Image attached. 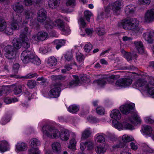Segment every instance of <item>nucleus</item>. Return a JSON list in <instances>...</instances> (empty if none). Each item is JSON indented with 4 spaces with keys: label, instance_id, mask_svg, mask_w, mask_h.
Returning <instances> with one entry per match:
<instances>
[{
    "label": "nucleus",
    "instance_id": "e2e57ef3",
    "mask_svg": "<svg viewBox=\"0 0 154 154\" xmlns=\"http://www.w3.org/2000/svg\"><path fill=\"white\" fill-rule=\"evenodd\" d=\"M87 119L89 122L92 123H95L99 121L97 119L92 116L88 117Z\"/></svg>",
    "mask_w": 154,
    "mask_h": 154
},
{
    "label": "nucleus",
    "instance_id": "5fc2aeb1",
    "mask_svg": "<svg viewBox=\"0 0 154 154\" xmlns=\"http://www.w3.org/2000/svg\"><path fill=\"white\" fill-rule=\"evenodd\" d=\"M64 57L66 60L67 61H70L73 59V56L71 52H67L64 55Z\"/></svg>",
    "mask_w": 154,
    "mask_h": 154
},
{
    "label": "nucleus",
    "instance_id": "603ef678",
    "mask_svg": "<svg viewBox=\"0 0 154 154\" xmlns=\"http://www.w3.org/2000/svg\"><path fill=\"white\" fill-rule=\"evenodd\" d=\"M145 122L148 124H154V120L152 119V117L147 116L144 118Z\"/></svg>",
    "mask_w": 154,
    "mask_h": 154
},
{
    "label": "nucleus",
    "instance_id": "4c0bfd02",
    "mask_svg": "<svg viewBox=\"0 0 154 154\" xmlns=\"http://www.w3.org/2000/svg\"><path fill=\"white\" fill-rule=\"evenodd\" d=\"M12 86L14 88L13 91L15 94L17 95L21 93L22 89L21 85H13Z\"/></svg>",
    "mask_w": 154,
    "mask_h": 154
},
{
    "label": "nucleus",
    "instance_id": "6e6552de",
    "mask_svg": "<svg viewBox=\"0 0 154 154\" xmlns=\"http://www.w3.org/2000/svg\"><path fill=\"white\" fill-rule=\"evenodd\" d=\"M22 22V18L17 14H13L10 20V26L13 30L18 29Z\"/></svg>",
    "mask_w": 154,
    "mask_h": 154
},
{
    "label": "nucleus",
    "instance_id": "f257e3e1",
    "mask_svg": "<svg viewBox=\"0 0 154 154\" xmlns=\"http://www.w3.org/2000/svg\"><path fill=\"white\" fill-rule=\"evenodd\" d=\"M37 20L40 22L43 23L46 28H51L55 27L62 32L63 34L67 35L70 33V30L67 26H65L63 21L60 19H56L54 21L46 18V12L44 9L39 10L37 14Z\"/></svg>",
    "mask_w": 154,
    "mask_h": 154
},
{
    "label": "nucleus",
    "instance_id": "393cba45",
    "mask_svg": "<svg viewBox=\"0 0 154 154\" xmlns=\"http://www.w3.org/2000/svg\"><path fill=\"white\" fill-rule=\"evenodd\" d=\"M92 133V129L91 128H85L81 132V140H84L90 137Z\"/></svg>",
    "mask_w": 154,
    "mask_h": 154
},
{
    "label": "nucleus",
    "instance_id": "49530a36",
    "mask_svg": "<svg viewBox=\"0 0 154 154\" xmlns=\"http://www.w3.org/2000/svg\"><path fill=\"white\" fill-rule=\"evenodd\" d=\"M86 148L87 150L89 151H91L93 150L94 147V143L91 141H86Z\"/></svg>",
    "mask_w": 154,
    "mask_h": 154
},
{
    "label": "nucleus",
    "instance_id": "2eb2a0df",
    "mask_svg": "<svg viewBox=\"0 0 154 154\" xmlns=\"http://www.w3.org/2000/svg\"><path fill=\"white\" fill-rule=\"evenodd\" d=\"M135 106L134 103H125L120 106V110L123 114L127 115L134 110Z\"/></svg>",
    "mask_w": 154,
    "mask_h": 154
},
{
    "label": "nucleus",
    "instance_id": "ea45409f",
    "mask_svg": "<svg viewBox=\"0 0 154 154\" xmlns=\"http://www.w3.org/2000/svg\"><path fill=\"white\" fill-rule=\"evenodd\" d=\"M47 62L49 66H54L57 64V60L55 57H51L48 59Z\"/></svg>",
    "mask_w": 154,
    "mask_h": 154
},
{
    "label": "nucleus",
    "instance_id": "e433bc0d",
    "mask_svg": "<svg viewBox=\"0 0 154 154\" xmlns=\"http://www.w3.org/2000/svg\"><path fill=\"white\" fill-rule=\"evenodd\" d=\"M13 8L14 10L18 13H21L23 11L24 9L23 6L17 3L13 6Z\"/></svg>",
    "mask_w": 154,
    "mask_h": 154
},
{
    "label": "nucleus",
    "instance_id": "7c9ffc66",
    "mask_svg": "<svg viewBox=\"0 0 154 154\" xmlns=\"http://www.w3.org/2000/svg\"><path fill=\"white\" fill-rule=\"evenodd\" d=\"M136 8L134 5H127L125 8V12L127 15H131L134 13Z\"/></svg>",
    "mask_w": 154,
    "mask_h": 154
},
{
    "label": "nucleus",
    "instance_id": "69168bd1",
    "mask_svg": "<svg viewBox=\"0 0 154 154\" xmlns=\"http://www.w3.org/2000/svg\"><path fill=\"white\" fill-rule=\"evenodd\" d=\"M66 5L67 6L73 7L75 5V0H67Z\"/></svg>",
    "mask_w": 154,
    "mask_h": 154
},
{
    "label": "nucleus",
    "instance_id": "f3484780",
    "mask_svg": "<svg viewBox=\"0 0 154 154\" xmlns=\"http://www.w3.org/2000/svg\"><path fill=\"white\" fill-rule=\"evenodd\" d=\"M141 133L143 135L147 137H152L154 135V131H153L152 127L148 125L143 126Z\"/></svg>",
    "mask_w": 154,
    "mask_h": 154
},
{
    "label": "nucleus",
    "instance_id": "a19ab883",
    "mask_svg": "<svg viewBox=\"0 0 154 154\" xmlns=\"http://www.w3.org/2000/svg\"><path fill=\"white\" fill-rule=\"evenodd\" d=\"M79 107L76 105H70L67 110L70 112L75 113L79 110Z\"/></svg>",
    "mask_w": 154,
    "mask_h": 154
},
{
    "label": "nucleus",
    "instance_id": "bb28decb",
    "mask_svg": "<svg viewBox=\"0 0 154 154\" xmlns=\"http://www.w3.org/2000/svg\"><path fill=\"white\" fill-rule=\"evenodd\" d=\"M134 44L138 52L141 54H143L144 52V47L142 42L140 41H135Z\"/></svg>",
    "mask_w": 154,
    "mask_h": 154
},
{
    "label": "nucleus",
    "instance_id": "f704fd0d",
    "mask_svg": "<svg viewBox=\"0 0 154 154\" xmlns=\"http://www.w3.org/2000/svg\"><path fill=\"white\" fill-rule=\"evenodd\" d=\"M54 42L56 45V48L58 50L62 46L64 45L66 43L65 40L63 39L56 40Z\"/></svg>",
    "mask_w": 154,
    "mask_h": 154
},
{
    "label": "nucleus",
    "instance_id": "864d4df0",
    "mask_svg": "<svg viewBox=\"0 0 154 154\" xmlns=\"http://www.w3.org/2000/svg\"><path fill=\"white\" fill-rule=\"evenodd\" d=\"M10 119V118L8 116H4L2 118L0 123L2 125H5L8 122Z\"/></svg>",
    "mask_w": 154,
    "mask_h": 154
},
{
    "label": "nucleus",
    "instance_id": "1a4fd4ad",
    "mask_svg": "<svg viewBox=\"0 0 154 154\" xmlns=\"http://www.w3.org/2000/svg\"><path fill=\"white\" fill-rule=\"evenodd\" d=\"M61 85L60 83L56 84L51 86L49 92L44 95L47 98H57L60 95Z\"/></svg>",
    "mask_w": 154,
    "mask_h": 154
},
{
    "label": "nucleus",
    "instance_id": "72a5a7b5",
    "mask_svg": "<svg viewBox=\"0 0 154 154\" xmlns=\"http://www.w3.org/2000/svg\"><path fill=\"white\" fill-rule=\"evenodd\" d=\"M143 146V154H154V150L151 149L148 145L144 144Z\"/></svg>",
    "mask_w": 154,
    "mask_h": 154
},
{
    "label": "nucleus",
    "instance_id": "f03ea898",
    "mask_svg": "<svg viewBox=\"0 0 154 154\" xmlns=\"http://www.w3.org/2000/svg\"><path fill=\"white\" fill-rule=\"evenodd\" d=\"M142 120L139 117L138 113L136 112L131 116L126 118L123 123L116 120L112 121V126L119 130H128L132 131L135 129L132 124H140Z\"/></svg>",
    "mask_w": 154,
    "mask_h": 154
},
{
    "label": "nucleus",
    "instance_id": "b1692460",
    "mask_svg": "<svg viewBox=\"0 0 154 154\" xmlns=\"http://www.w3.org/2000/svg\"><path fill=\"white\" fill-rule=\"evenodd\" d=\"M10 148L9 143L5 140H0V152H4L9 150Z\"/></svg>",
    "mask_w": 154,
    "mask_h": 154
},
{
    "label": "nucleus",
    "instance_id": "423d86ee",
    "mask_svg": "<svg viewBox=\"0 0 154 154\" xmlns=\"http://www.w3.org/2000/svg\"><path fill=\"white\" fill-rule=\"evenodd\" d=\"M121 26L125 30H131L135 34L137 35L142 32L139 22L136 19H125L121 22Z\"/></svg>",
    "mask_w": 154,
    "mask_h": 154
},
{
    "label": "nucleus",
    "instance_id": "6ab92c4d",
    "mask_svg": "<svg viewBox=\"0 0 154 154\" xmlns=\"http://www.w3.org/2000/svg\"><path fill=\"white\" fill-rule=\"evenodd\" d=\"M48 36V34L46 32L41 31L33 35L32 39L36 41H43L47 38Z\"/></svg>",
    "mask_w": 154,
    "mask_h": 154
},
{
    "label": "nucleus",
    "instance_id": "cd10ccee",
    "mask_svg": "<svg viewBox=\"0 0 154 154\" xmlns=\"http://www.w3.org/2000/svg\"><path fill=\"white\" fill-rule=\"evenodd\" d=\"M111 117L115 120H119L121 117V114L119 110L115 109L112 110L110 113Z\"/></svg>",
    "mask_w": 154,
    "mask_h": 154
},
{
    "label": "nucleus",
    "instance_id": "8fccbe9b",
    "mask_svg": "<svg viewBox=\"0 0 154 154\" xmlns=\"http://www.w3.org/2000/svg\"><path fill=\"white\" fill-rule=\"evenodd\" d=\"M40 145V142L36 138H32L31 140L30 145L32 146H38Z\"/></svg>",
    "mask_w": 154,
    "mask_h": 154
},
{
    "label": "nucleus",
    "instance_id": "4468645a",
    "mask_svg": "<svg viewBox=\"0 0 154 154\" xmlns=\"http://www.w3.org/2000/svg\"><path fill=\"white\" fill-rule=\"evenodd\" d=\"M3 53L5 56L9 59H13L15 55V51L14 47L9 45H7L4 47Z\"/></svg>",
    "mask_w": 154,
    "mask_h": 154
},
{
    "label": "nucleus",
    "instance_id": "a18cd8bd",
    "mask_svg": "<svg viewBox=\"0 0 154 154\" xmlns=\"http://www.w3.org/2000/svg\"><path fill=\"white\" fill-rule=\"evenodd\" d=\"M95 32L99 36L103 35L106 32L105 29L104 28L101 27L96 28Z\"/></svg>",
    "mask_w": 154,
    "mask_h": 154
},
{
    "label": "nucleus",
    "instance_id": "9b49d317",
    "mask_svg": "<svg viewBox=\"0 0 154 154\" xmlns=\"http://www.w3.org/2000/svg\"><path fill=\"white\" fill-rule=\"evenodd\" d=\"M73 77L74 79L73 80L70 82L69 86V88L73 87L79 85L81 84L82 81L85 82H87V77L86 75L84 74H81L80 75L79 77L80 80L79 79V77L77 76L74 75Z\"/></svg>",
    "mask_w": 154,
    "mask_h": 154
},
{
    "label": "nucleus",
    "instance_id": "4d7b16f0",
    "mask_svg": "<svg viewBox=\"0 0 154 154\" xmlns=\"http://www.w3.org/2000/svg\"><path fill=\"white\" fill-rule=\"evenodd\" d=\"M51 78L52 80H63L65 79V77L61 75H51Z\"/></svg>",
    "mask_w": 154,
    "mask_h": 154
},
{
    "label": "nucleus",
    "instance_id": "aec40b11",
    "mask_svg": "<svg viewBox=\"0 0 154 154\" xmlns=\"http://www.w3.org/2000/svg\"><path fill=\"white\" fill-rule=\"evenodd\" d=\"M15 149L16 152L17 153L25 152L27 149V146L26 143L19 141L15 145Z\"/></svg>",
    "mask_w": 154,
    "mask_h": 154
},
{
    "label": "nucleus",
    "instance_id": "13d9d810",
    "mask_svg": "<svg viewBox=\"0 0 154 154\" xmlns=\"http://www.w3.org/2000/svg\"><path fill=\"white\" fill-rule=\"evenodd\" d=\"M117 137L114 134H111L107 138V140L109 142H114L116 140Z\"/></svg>",
    "mask_w": 154,
    "mask_h": 154
},
{
    "label": "nucleus",
    "instance_id": "ddd939ff",
    "mask_svg": "<svg viewBox=\"0 0 154 154\" xmlns=\"http://www.w3.org/2000/svg\"><path fill=\"white\" fill-rule=\"evenodd\" d=\"M34 53L29 51L28 50H26L23 51L21 53V59L25 63H27L30 62L34 57Z\"/></svg>",
    "mask_w": 154,
    "mask_h": 154
},
{
    "label": "nucleus",
    "instance_id": "774afa93",
    "mask_svg": "<svg viewBox=\"0 0 154 154\" xmlns=\"http://www.w3.org/2000/svg\"><path fill=\"white\" fill-rule=\"evenodd\" d=\"M141 4L145 5H149L151 2V0H138Z\"/></svg>",
    "mask_w": 154,
    "mask_h": 154
},
{
    "label": "nucleus",
    "instance_id": "9d476101",
    "mask_svg": "<svg viewBox=\"0 0 154 154\" xmlns=\"http://www.w3.org/2000/svg\"><path fill=\"white\" fill-rule=\"evenodd\" d=\"M132 80L130 78L120 79L115 83V86L118 88H121L128 87L132 83Z\"/></svg>",
    "mask_w": 154,
    "mask_h": 154
},
{
    "label": "nucleus",
    "instance_id": "2f4dec72",
    "mask_svg": "<svg viewBox=\"0 0 154 154\" xmlns=\"http://www.w3.org/2000/svg\"><path fill=\"white\" fill-rule=\"evenodd\" d=\"M107 149L105 145L104 146L99 145L95 148V151L97 154H104L106 152Z\"/></svg>",
    "mask_w": 154,
    "mask_h": 154
},
{
    "label": "nucleus",
    "instance_id": "5701e85b",
    "mask_svg": "<svg viewBox=\"0 0 154 154\" xmlns=\"http://www.w3.org/2000/svg\"><path fill=\"white\" fill-rule=\"evenodd\" d=\"M72 135L73 137L70 140L69 144L68 146V148L74 151L76 149V146L78 139L76 138V135L75 133H72Z\"/></svg>",
    "mask_w": 154,
    "mask_h": 154
},
{
    "label": "nucleus",
    "instance_id": "a211bd4d",
    "mask_svg": "<svg viewBox=\"0 0 154 154\" xmlns=\"http://www.w3.org/2000/svg\"><path fill=\"white\" fill-rule=\"evenodd\" d=\"M144 20L147 23L151 22L154 21V9H150L146 11L144 14Z\"/></svg>",
    "mask_w": 154,
    "mask_h": 154
},
{
    "label": "nucleus",
    "instance_id": "a878e982",
    "mask_svg": "<svg viewBox=\"0 0 154 154\" xmlns=\"http://www.w3.org/2000/svg\"><path fill=\"white\" fill-rule=\"evenodd\" d=\"M143 36L144 39L148 43H152L153 42L154 36V32H146L143 33Z\"/></svg>",
    "mask_w": 154,
    "mask_h": 154
},
{
    "label": "nucleus",
    "instance_id": "58836bf2",
    "mask_svg": "<svg viewBox=\"0 0 154 154\" xmlns=\"http://www.w3.org/2000/svg\"><path fill=\"white\" fill-rule=\"evenodd\" d=\"M10 88L9 86H4L2 87L0 90V96L2 95L3 94H8L10 92Z\"/></svg>",
    "mask_w": 154,
    "mask_h": 154
},
{
    "label": "nucleus",
    "instance_id": "dca6fc26",
    "mask_svg": "<svg viewBox=\"0 0 154 154\" xmlns=\"http://www.w3.org/2000/svg\"><path fill=\"white\" fill-rule=\"evenodd\" d=\"M28 32V29L27 27H26L24 29L22 33L20 35L21 40L22 42L23 47L27 48L29 47L30 43L28 38L26 35Z\"/></svg>",
    "mask_w": 154,
    "mask_h": 154
},
{
    "label": "nucleus",
    "instance_id": "052dcab7",
    "mask_svg": "<svg viewBox=\"0 0 154 154\" xmlns=\"http://www.w3.org/2000/svg\"><path fill=\"white\" fill-rule=\"evenodd\" d=\"M37 75V74L35 73H29L27 75H26L25 76H21L19 78H24V79H31L34 77H35Z\"/></svg>",
    "mask_w": 154,
    "mask_h": 154
},
{
    "label": "nucleus",
    "instance_id": "c85d7f7f",
    "mask_svg": "<svg viewBox=\"0 0 154 154\" xmlns=\"http://www.w3.org/2000/svg\"><path fill=\"white\" fill-rule=\"evenodd\" d=\"M105 134L103 133H99L96 134L94 139L95 141L97 143H105Z\"/></svg>",
    "mask_w": 154,
    "mask_h": 154
},
{
    "label": "nucleus",
    "instance_id": "0e129e2a",
    "mask_svg": "<svg viewBox=\"0 0 154 154\" xmlns=\"http://www.w3.org/2000/svg\"><path fill=\"white\" fill-rule=\"evenodd\" d=\"M51 50V48L50 46L47 47V49H46V48H40L39 49L40 52L42 54H45L47 53L50 51Z\"/></svg>",
    "mask_w": 154,
    "mask_h": 154
},
{
    "label": "nucleus",
    "instance_id": "6e6d98bb",
    "mask_svg": "<svg viewBox=\"0 0 154 154\" xmlns=\"http://www.w3.org/2000/svg\"><path fill=\"white\" fill-rule=\"evenodd\" d=\"M92 45L90 43L86 44L84 47V51L86 53H88L92 49Z\"/></svg>",
    "mask_w": 154,
    "mask_h": 154
},
{
    "label": "nucleus",
    "instance_id": "338daca9",
    "mask_svg": "<svg viewBox=\"0 0 154 154\" xmlns=\"http://www.w3.org/2000/svg\"><path fill=\"white\" fill-rule=\"evenodd\" d=\"M79 24L80 26L84 28L85 26L86 23L85 20L82 17L80 18L78 21Z\"/></svg>",
    "mask_w": 154,
    "mask_h": 154
},
{
    "label": "nucleus",
    "instance_id": "20e7f679",
    "mask_svg": "<svg viewBox=\"0 0 154 154\" xmlns=\"http://www.w3.org/2000/svg\"><path fill=\"white\" fill-rule=\"evenodd\" d=\"M151 79L149 82L139 79L134 83L133 87L138 89L144 96L149 95L154 98V78L152 77Z\"/></svg>",
    "mask_w": 154,
    "mask_h": 154
},
{
    "label": "nucleus",
    "instance_id": "473e14b6",
    "mask_svg": "<svg viewBox=\"0 0 154 154\" xmlns=\"http://www.w3.org/2000/svg\"><path fill=\"white\" fill-rule=\"evenodd\" d=\"M60 0H49L48 5L49 7L52 9H55L58 7L60 5Z\"/></svg>",
    "mask_w": 154,
    "mask_h": 154
},
{
    "label": "nucleus",
    "instance_id": "f8f14e48",
    "mask_svg": "<svg viewBox=\"0 0 154 154\" xmlns=\"http://www.w3.org/2000/svg\"><path fill=\"white\" fill-rule=\"evenodd\" d=\"M13 31L11 27L7 26L5 20L0 17V32L4 31L6 34L11 35L13 34Z\"/></svg>",
    "mask_w": 154,
    "mask_h": 154
},
{
    "label": "nucleus",
    "instance_id": "412c9836",
    "mask_svg": "<svg viewBox=\"0 0 154 154\" xmlns=\"http://www.w3.org/2000/svg\"><path fill=\"white\" fill-rule=\"evenodd\" d=\"M76 59L78 63L77 65L76 62L74 61V64L79 68H80L83 66V61L85 59V57L83 55L80 53L78 52L76 53Z\"/></svg>",
    "mask_w": 154,
    "mask_h": 154
},
{
    "label": "nucleus",
    "instance_id": "39448f33",
    "mask_svg": "<svg viewBox=\"0 0 154 154\" xmlns=\"http://www.w3.org/2000/svg\"><path fill=\"white\" fill-rule=\"evenodd\" d=\"M122 4V1L121 0H117L113 3L112 5L109 4L105 8L104 12L98 15V19L100 20L104 18H107L110 17V12L112 6L113 14L115 15H119L120 13Z\"/></svg>",
    "mask_w": 154,
    "mask_h": 154
},
{
    "label": "nucleus",
    "instance_id": "37998d69",
    "mask_svg": "<svg viewBox=\"0 0 154 154\" xmlns=\"http://www.w3.org/2000/svg\"><path fill=\"white\" fill-rule=\"evenodd\" d=\"M61 145L58 142H54L52 144V147L53 149L55 151H58L60 149Z\"/></svg>",
    "mask_w": 154,
    "mask_h": 154
},
{
    "label": "nucleus",
    "instance_id": "c9c22d12",
    "mask_svg": "<svg viewBox=\"0 0 154 154\" xmlns=\"http://www.w3.org/2000/svg\"><path fill=\"white\" fill-rule=\"evenodd\" d=\"M21 42L22 41H21ZM12 43L14 48L17 49L20 48L22 45L23 46L22 42L21 43L18 38H14L13 41Z\"/></svg>",
    "mask_w": 154,
    "mask_h": 154
},
{
    "label": "nucleus",
    "instance_id": "3c124183",
    "mask_svg": "<svg viewBox=\"0 0 154 154\" xmlns=\"http://www.w3.org/2000/svg\"><path fill=\"white\" fill-rule=\"evenodd\" d=\"M84 14L87 21L90 22V17L93 16L91 12L88 10H86L84 12Z\"/></svg>",
    "mask_w": 154,
    "mask_h": 154
},
{
    "label": "nucleus",
    "instance_id": "680f3d73",
    "mask_svg": "<svg viewBox=\"0 0 154 154\" xmlns=\"http://www.w3.org/2000/svg\"><path fill=\"white\" fill-rule=\"evenodd\" d=\"M36 85L35 81L32 80L29 81L27 83V85L30 88H34Z\"/></svg>",
    "mask_w": 154,
    "mask_h": 154
},
{
    "label": "nucleus",
    "instance_id": "bf43d9fd",
    "mask_svg": "<svg viewBox=\"0 0 154 154\" xmlns=\"http://www.w3.org/2000/svg\"><path fill=\"white\" fill-rule=\"evenodd\" d=\"M97 113L99 115H104L105 113L104 108L101 106H98L96 108Z\"/></svg>",
    "mask_w": 154,
    "mask_h": 154
},
{
    "label": "nucleus",
    "instance_id": "4be33fe9",
    "mask_svg": "<svg viewBox=\"0 0 154 154\" xmlns=\"http://www.w3.org/2000/svg\"><path fill=\"white\" fill-rule=\"evenodd\" d=\"M121 53L123 56L125 57L128 61L136 59L137 57V54L135 52H133L132 53L126 52L123 49H122L121 51Z\"/></svg>",
    "mask_w": 154,
    "mask_h": 154
},
{
    "label": "nucleus",
    "instance_id": "de8ad7c7",
    "mask_svg": "<svg viewBox=\"0 0 154 154\" xmlns=\"http://www.w3.org/2000/svg\"><path fill=\"white\" fill-rule=\"evenodd\" d=\"M40 152L37 148L32 147L28 150V154H40Z\"/></svg>",
    "mask_w": 154,
    "mask_h": 154
},
{
    "label": "nucleus",
    "instance_id": "09e8293b",
    "mask_svg": "<svg viewBox=\"0 0 154 154\" xmlns=\"http://www.w3.org/2000/svg\"><path fill=\"white\" fill-rule=\"evenodd\" d=\"M30 62L36 65H38L41 63V61L40 59L34 54V57L31 60Z\"/></svg>",
    "mask_w": 154,
    "mask_h": 154
},
{
    "label": "nucleus",
    "instance_id": "79ce46f5",
    "mask_svg": "<svg viewBox=\"0 0 154 154\" xmlns=\"http://www.w3.org/2000/svg\"><path fill=\"white\" fill-rule=\"evenodd\" d=\"M18 101V100L16 98H11L8 97L5 98L4 99V102L7 104H9L12 103H14Z\"/></svg>",
    "mask_w": 154,
    "mask_h": 154
},
{
    "label": "nucleus",
    "instance_id": "7ed1b4c3",
    "mask_svg": "<svg viewBox=\"0 0 154 154\" xmlns=\"http://www.w3.org/2000/svg\"><path fill=\"white\" fill-rule=\"evenodd\" d=\"M43 135L51 139L60 138L62 141H66L70 136V133L67 130L60 131L57 128L49 125H44L42 129Z\"/></svg>",
    "mask_w": 154,
    "mask_h": 154
},
{
    "label": "nucleus",
    "instance_id": "c756f323",
    "mask_svg": "<svg viewBox=\"0 0 154 154\" xmlns=\"http://www.w3.org/2000/svg\"><path fill=\"white\" fill-rule=\"evenodd\" d=\"M25 19L22 23L23 24L28 23L29 20L31 21V20L33 16V14L31 10H26L25 11Z\"/></svg>",
    "mask_w": 154,
    "mask_h": 154
},
{
    "label": "nucleus",
    "instance_id": "0eeeda50",
    "mask_svg": "<svg viewBox=\"0 0 154 154\" xmlns=\"http://www.w3.org/2000/svg\"><path fill=\"white\" fill-rule=\"evenodd\" d=\"M118 77V76L116 75L108 76L104 75H101L99 79L95 80L94 82L99 87H103L106 84L107 81L112 83L114 82L115 79Z\"/></svg>",
    "mask_w": 154,
    "mask_h": 154
},
{
    "label": "nucleus",
    "instance_id": "c03bdc74",
    "mask_svg": "<svg viewBox=\"0 0 154 154\" xmlns=\"http://www.w3.org/2000/svg\"><path fill=\"white\" fill-rule=\"evenodd\" d=\"M134 138L131 136L124 134L122 136V140L124 142H128L133 140Z\"/></svg>",
    "mask_w": 154,
    "mask_h": 154
}]
</instances>
